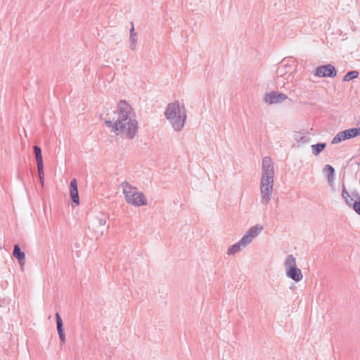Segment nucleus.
Instances as JSON below:
<instances>
[{"instance_id":"obj_8","label":"nucleus","mask_w":360,"mask_h":360,"mask_svg":"<svg viewBox=\"0 0 360 360\" xmlns=\"http://www.w3.org/2000/svg\"><path fill=\"white\" fill-rule=\"evenodd\" d=\"M106 215L100 213L92 219L91 227L95 233H98L102 235L103 233V229L106 226Z\"/></svg>"},{"instance_id":"obj_14","label":"nucleus","mask_w":360,"mask_h":360,"mask_svg":"<svg viewBox=\"0 0 360 360\" xmlns=\"http://www.w3.org/2000/svg\"><path fill=\"white\" fill-rule=\"evenodd\" d=\"M70 194L72 202L78 205L79 204V196L78 193L77 183L75 179H72L70 181Z\"/></svg>"},{"instance_id":"obj_6","label":"nucleus","mask_w":360,"mask_h":360,"mask_svg":"<svg viewBox=\"0 0 360 360\" xmlns=\"http://www.w3.org/2000/svg\"><path fill=\"white\" fill-rule=\"evenodd\" d=\"M360 135V127L358 128L347 129L338 133L332 139V144H338L347 139L354 138Z\"/></svg>"},{"instance_id":"obj_21","label":"nucleus","mask_w":360,"mask_h":360,"mask_svg":"<svg viewBox=\"0 0 360 360\" xmlns=\"http://www.w3.org/2000/svg\"><path fill=\"white\" fill-rule=\"evenodd\" d=\"M39 181L42 186L44 185V172L43 167H37Z\"/></svg>"},{"instance_id":"obj_5","label":"nucleus","mask_w":360,"mask_h":360,"mask_svg":"<svg viewBox=\"0 0 360 360\" xmlns=\"http://www.w3.org/2000/svg\"><path fill=\"white\" fill-rule=\"evenodd\" d=\"M284 268L286 276L297 283L303 279V274L297 266L296 258L292 255H288L284 261Z\"/></svg>"},{"instance_id":"obj_22","label":"nucleus","mask_w":360,"mask_h":360,"mask_svg":"<svg viewBox=\"0 0 360 360\" xmlns=\"http://www.w3.org/2000/svg\"><path fill=\"white\" fill-rule=\"evenodd\" d=\"M35 158H36L37 167H44V164H43L42 154L41 155H35Z\"/></svg>"},{"instance_id":"obj_20","label":"nucleus","mask_w":360,"mask_h":360,"mask_svg":"<svg viewBox=\"0 0 360 360\" xmlns=\"http://www.w3.org/2000/svg\"><path fill=\"white\" fill-rule=\"evenodd\" d=\"M354 212L360 216V198L359 197L358 199L354 202L352 205L351 206Z\"/></svg>"},{"instance_id":"obj_3","label":"nucleus","mask_w":360,"mask_h":360,"mask_svg":"<svg viewBox=\"0 0 360 360\" xmlns=\"http://www.w3.org/2000/svg\"><path fill=\"white\" fill-rule=\"evenodd\" d=\"M275 169L274 162L270 157L266 156L262 159V174L259 182L261 202L268 205L273 196Z\"/></svg>"},{"instance_id":"obj_15","label":"nucleus","mask_w":360,"mask_h":360,"mask_svg":"<svg viewBox=\"0 0 360 360\" xmlns=\"http://www.w3.org/2000/svg\"><path fill=\"white\" fill-rule=\"evenodd\" d=\"M13 257L18 261L19 264L22 266L26 263L25 254L22 252L18 245H15L13 248Z\"/></svg>"},{"instance_id":"obj_10","label":"nucleus","mask_w":360,"mask_h":360,"mask_svg":"<svg viewBox=\"0 0 360 360\" xmlns=\"http://www.w3.org/2000/svg\"><path fill=\"white\" fill-rule=\"evenodd\" d=\"M263 231V226L261 224H257L250 227L245 233L243 236L242 238L245 243L249 245L252 240L257 238Z\"/></svg>"},{"instance_id":"obj_7","label":"nucleus","mask_w":360,"mask_h":360,"mask_svg":"<svg viewBox=\"0 0 360 360\" xmlns=\"http://www.w3.org/2000/svg\"><path fill=\"white\" fill-rule=\"evenodd\" d=\"M337 72L334 65L331 64L319 65L314 70V75L316 77H335Z\"/></svg>"},{"instance_id":"obj_16","label":"nucleus","mask_w":360,"mask_h":360,"mask_svg":"<svg viewBox=\"0 0 360 360\" xmlns=\"http://www.w3.org/2000/svg\"><path fill=\"white\" fill-rule=\"evenodd\" d=\"M56 328H57V331H58L60 340L63 343H65L66 341V338L63 333V321H62L58 313L56 314Z\"/></svg>"},{"instance_id":"obj_23","label":"nucleus","mask_w":360,"mask_h":360,"mask_svg":"<svg viewBox=\"0 0 360 360\" xmlns=\"http://www.w3.org/2000/svg\"><path fill=\"white\" fill-rule=\"evenodd\" d=\"M34 150L35 153V155H41V150L39 146H35L34 147Z\"/></svg>"},{"instance_id":"obj_1","label":"nucleus","mask_w":360,"mask_h":360,"mask_svg":"<svg viewBox=\"0 0 360 360\" xmlns=\"http://www.w3.org/2000/svg\"><path fill=\"white\" fill-rule=\"evenodd\" d=\"M103 123L108 132L117 137L129 141L138 137L140 125L136 110L125 100H121L117 103L115 117L105 118Z\"/></svg>"},{"instance_id":"obj_18","label":"nucleus","mask_w":360,"mask_h":360,"mask_svg":"<svg viewBox=\"0 0 360 360\" xmlns=\"http://www.w3.org/2000/svg\"><path fill=\"white\" fill-rule=\"evenodd\" d=\"M324 171L328 175V180L330 182H333V179H334V172H335L333 167L332 165H326V167L324 168Z\"/></svg>"},{"instance_id":"obj_13","label":"nucleus","mask_w":360,"mask_h":360,"mask_svg":"<svg viewBox=\"0 0 360 360\" xmlns=\"http://www.w3.org/2000/svg\"><path fill=\"white\" fill-rule=\"evenodd\" d=\"M131 28L129 33V47L131 51H136L138 45V34L135 31L134 24L130 22Z\"/></svg>"},{"instance_id":"obj_17","label":"nucleus","mask_w":360,"mask_h":360,"mask_svg":"<svg viewBox=\"0 0 360 360\" xmlns=\"http://www.w3.org/2000/svg\"><path fill=\"white\" fill-rule=\"evenodd\" d=\"M325 147H326L325 143L313 144L311 146V149H312V152H313L314 155L315 156L319 155L322 152V150L325 148Z\"/></svg>"},{"instance_id":"obj_19","label":"nucleus","mask_w":360,"mask_h":360,"mask_svg":"<svg viewBox=\"0 0 360 360\" xmlns=\"http://www.w3.org/2000/svg\"><path fill=\"white\" fill-rule=\"evenodd\" d=\"M359 76V72L356 70L347 72L343 78L344 82H349L352 79H356Z\"/></svg>"},{"instance_id":"obj_2","label":"nucleus","mask_w":360,"mask_h":360,"mask_svg":"<svg viewBox=\"0 0 360 360\" xmlns=\"http://www.w3.org/2000/svg\"><path fill=\"white\" fill-rule=\"evenodd\" d=\"M164 116L174 132L182 131L188 119V110L186 103L181 100H174L169 102L165 108Z\"/></svg>"},{"instance_id":"obj_11","label":"nucleus","mask_w":360,"mask_h":360,"mask_svg":"<svg viewBox=\"0 0 360 360\" xmlns=\"http://www.w3.org/2000/svg\"><path fill=\"white\" fill-rule=\"evenodd\" d=\"M341 195L345 202L349 207L352 205L359 197V193L355 191H349L345 186L341 189Z\"/></svg>"},{"instance_id":"obj_12","label":"nucleus","mask_w":360,"mask_h":360,"mask_svg":"<svg viewBox=\"0 0 360 360\" xmlns=\"http://www.w3.org/2000/svg\"><path fill=\"white\" fill-rule=\"evenodd\" d=\"M248 245L241 238L238 242L230 245L227 249V255L229 256H234L237 253L245 249Z\"/></svg>"},{"instance_id":"obj_4","label":"nucleus","mask_w":360,"mask_h":360,"mask_svg":"<svg viewBox=\"0 0 360 360\" xmlns=\"http://www.w3.org/2000/svg\"><path fill=\"white\" fill-rule=\"evenodd\" d=\"M126 202L133 207H139L147 205L148 201L141 191L129 183L124 181L120 185Z\"/></svg>"},{"instance_id":"obj_9","label":"nucleus","mask_w":360,"mask_h":360,"mask_svg":"<svg viewBox=\"0 0 360 360\" xmlns=\"http://www.w3.org/2000/svg\"><path fill=\"white\" fill-rule=\"evenodd\" d=\"M288 98L286 94L278 91H271L264 95V101L269 105L282 103Z\"/></svg>"}]
</instances>
